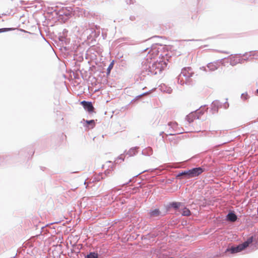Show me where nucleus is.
Listing matches in <instances>:
<instances>
[{"label": "nucleus", "mask_w": 258, "mask_h": 258, "mask_svg": "<svg viewBox=\"0 0 258 258\" xmlns=\"http://www.w3.org/2000/svg\"><path fill=\"white\" fill-rule=\"evenodd\" d=\"M160 89L161 90V91L165 92L168 94H170L172 91V89H171V87H167L165 85H164L163 86H161Z\"/></svg>", "instance_id": "obj_18"}, {"label": "nucleus", "mask_w": 258, "mask_h": 258, "mask_svg": "<svg viewBox=\"0 0 258 258\" xmlns=\"http://www.w3.org/2000/svg\"><path fill=\"white\" fill-rule=\"evenodd\" d=\"M81 104L89 113H91L94 112V107L91 102L84 100L81 102Z\"/></svg>", "instance_id": "obj_9"}, {"label": "nucleus", "mask_w": 258, "mask_h": 258, "mask_svg": "<svg viewBox=\"0 0 258 258\" xmlns=\"http://www.w3.org/2000/svg\"><path fill=\"white\" fill-rule=\"evenodd\" d=\"M168 126H171L172 131H174L177 134H181L182 133L179 128L178 124L176 122H169L168 123Z\"/></svg>", "instance_id": "obj_12"}, {"label": "nucleus", "mask_w": 258, "mask_h": 258, "mask_svg": "<svg viewBox=\"0 0 258 258\" xmlns=\"http://www.w3.org/2000/svg\"><path fill=\"white\" fill-rule=\"evenodd\" d=\"M16 255H17V254L15 256H14V257H12V258H16Z\"/></svg>", "instance_id": "obj_39"}, {"label": "nucleus", "mask_w": 258, "mask_h": 258, "mask_svg": "<svg viewBox=\"0 0 258 258\" xmlns=\"http://www.w3.org/2000/svg\"><path fill=\"white\" fill-rule=\"evenodd\" d=\"M184 206V203L178 202H171L165 206L166 209V213L169 212L171 209L174 210H179L180 207L182 208Z\"/></svg>", "instance_id": "obj_6"}, {"label": "nucleus", "mask_w": 258, "mask_h": 258, "mask_svg": "<svg viewBox=\"0 0 258 258\" xmlns=\"http://www.w3.org/2000/svg\"><path fill=\"white\" fill-rule=\"evenodd\" d=\"M166 214V212L162 213L158 208H152L147 213L148 218L152 220L159 219L161 217L164 216Z\"/></svg>", "instance_id": "obj_4"}, {"label": "nucleus", "mask_w": 258, "mask_h": 258, "mask_svg": "<svg viewBox=\"0 0 258 258\" xmlns=\"http://www.w3.org/2000/svg\"><path fill=\"white\" fill-rule=\"evenodd\" d=\"M44 229H45V227H42V229L43 230H44Z\"/></svg>", "instance_id": "obj_38"}, {"label": "nucleus", "mask_w": 258, "mask_h": 258, "mask_svg": "<svg viewBox=\"0 0 258 258\" xmlns=\"http://www.w3.org/2000/svg\"><path fill=\"white\" fill-rule=\"evenodd\" d=\"M256 94L258 95V89H257V90H256Z\"/></svg>", "instance_id": "obj_36"}, {"label": "nucleus", "mask_w": 258, "mask_h": 258, "mask_svg": "<svg viewBox=\"0 0 258 258\" xmlns=\"http://www.w3.org/2000/svg\"><path fill=\"white\" fill-rule=\"evenodd\" d=\"M197 111L198 112V113H199L201 114H203V112H202V111L201 110H197Z\"/></svg>", "instance_id": "obj_32"}, {"label": "nucleus", "mask_w": 258, "mask_h": 258, "mask_svg": "<svg viewBox=\"0 0 258 258\" xmlns=\"http://www.w3.org/2000/svg\"><path fill=\"white\" fill-rule=\"evenodd\" d=\"M144 94H145V93H142V94H141V95H139V96H141V95H144Z\"/></svg>", "instance_id": "obj_40"}, {"label": "nucleus", "mask_w": 258, "mask_h": 258, "mask_svg": "<svg viewBox=\"0 0 258 258\" xmlns=\"http://www.w3.org/2000/svg\"><path fill=\"white\" fill-rule=\"evenodd\" d=\"M176 178L178 179H181L182 178L189 179V169L187 170L182 171L179 172L176 175Z\"/></svg>", "instance_id": "obj_11"}, {"label": "nucleus", "mask_w": 258, "mask_h": 258, "mask_svg": "<svg viewBox=\"0 0 258 258\" xmlns=\"http://www.w3.org/2000/svg\"><path fill=\"white\" fill-rule=\"evenodd\" d=\"M131 181V179H130L128 182H126L125 183L123 184V185H127Z\"/></svg>", "instance_id": "obj_34"}, {"label": "nucleus", "mask_w": 258, "mask_h": 258, "mask_svg": "<svg viewBox=\"0 0 258 258\" xmlns=\"http://www.w3.org/2000/svg\"><path fill=\"white\" fill-rule=\"evenodd\" d=\"M171 167H172V168H175V167H173V166H172Z\"/></svg>", "instance_id": "obj_43"}, {"label": "nucleus", "mask_w": 258, "mask_h": 258, "mask_svg": "<svg viewBox=\"0 0 258 258\" xmlns=\"http://www.w3.org/2000/svg\"><path fill=\"white\" fill-rule=\"evenodd\" d=\"M223 53H228V52H222Z\"/></svg>", "instance_id": "obj_41"}, {"label": "nucleus", "mask_w": 258, "mask_h": 258, "mask_svg": "<svg viewBox=\"0 0 258 258\" xmlns=\"http://www.w3.org/2000/svg\"><path fill=\"white\" fill-rule=\"evenodd\" d=\"M229 104L227 102L223 103L219 100H215L213 101L211 104V110L213 113H217L220 108L224 107L225 109L228 108Z\"/></svg>", "instance_id": "obj_5"}, {"label": "nucleus", "mask_w": 258, "mask_h": 258, "mask_svg": "<svg viewBox=\"0 0 258 258\" xmlns=\"http://www.w3.org/2000/svg\"><path fill=\"white\" fill-rule=\"evenodd\" d=\"M247 55H248L247 53H245L243 54V56H244L245 58H241L239 59V63H243L245 61H247L248 59V58L247 57Z\"/></svg>", "instance_id": "obj_23"}, {"label": "nucleus", "mask_w": 258, "mask_h": 258, "mask_svg": "<svg viewBox=\"0 0 258 258\" xmlns=\"http://www.w3.org/2000/svg\"><path fill=\"white\" fill-rule=\"evenodd\" d=\"M225 220L227 222L234 223L238 220V218L234 211L230 210L226 215Z\"/></svg>", "instance_id": "obj_8"}, {"label": "nucleus", "mask_w": 258, "mask_h": 258, "mask_svg": "<svg viewBox=\"0 0 258 258\" xmlns=\"http://www.w3.org/2000/svg\"><path fill=\"white\" fill-rule=\"evenodd\" d=\"M86 122L87 123V126L89 127L90 126L91 128H93L95 124V121L93 119L89 120H86Z\"/></svg>", "instance_id": "obj_21"}, {"label": "nucleus", "mask_w": 258, "mask_h": 258, "mask_svg": "<svg viewBox=\"0 0 258 258\" xmlns=\"http://www.w3.org/2000/svg\"><path fill=\"white\" fill-rule=\"evenodd\" d=\"M72 10L73 9L71 7H63L58 11L57 14L59 16H65L67 17H69L72 14Z\"/></svg>", "instance_id": "obj_10"}, {"label": "nucleus", "mask_w": 258, "mask_h": 258, "mask_svg": "<svg viewBox=\"0 0 258 258\" xmlns=\"http://www.w3.org/2000/svg\"><path fill=\"white\" fill-rule=\"evenodd\" d=\"M201 69H203V70H204L205 71L207 72V70L206 68V67H203L202 68H201Z\"/></svg>", "instance_id": "obj_33"}, {"label": "nucleus", "mask_w": 258, "mask_h": 258, "mask_svg": "<svg viewBox=\"0 0 258 258\" xmlns=\"http://www.w3.org/2000/svg\"><path fill=\"white\" fill-rule=\"evenodd\" d=\"M116 190L115 188H112L110 190L109 193L105 196L106 197H109V200L110 202L117 200V196H115L114 194Z\"/></svg>", "instance_id": "obj_13"}, {"label": "nucleus", "mask_w": 258, "mask_h": 258, "mask_svg": "<svg viewBox=\"0 0 258 258\" xmlns=\"http://www.w3.org/2000/svg\"><path fill=\"white\" fill-rule=\"evenodd\" d=\"M113 66H114V61H113L109 64V66L108 67V68L107 69V71H106L107 75H109L110 74V72H111V70L113 69Z\"/></svg>", "instance_id": "obj_22"}, {"label": "nucleus", "mask_w": 258, "mask_h": 258, "mask_svg": "<svg viewBox=\"0 0 258 258\" xmlns=\"http://www.w3.org/2000/svg\"><path fill=\"white\" fill-rule=\"evenodd\" d=\"M68 32L66 29H64L63 32V35L59 36V40L62 42H64L66 44L68 43V39L66 38L64 32Z\"/></svg>", "instance_id": "obj_19"}, {"label": "nucleus", "mask_w": 258, "mask_h": 258, "mask_svg": "<svg viewBox=\"0 0 258 258\" xmlns=\"http://www.w3.org/2000/svg\"><path fill=\"white\" fill-rule=\"evenodd\" d=\"M207 68L210 71H214L217 69V66L213 63H209L207 64Z\"/></svg>", "instance_id": "obj_20"}, {"label": "nucleus", "mask_w": 258, "mask_h": 258, "mask_svg": "<svg viewBox=\"0 0 258 258\" xmlns=\"http://www.w3.org/2000/svg\"><path fill=\"white\" fill-rule=\"evenodd\" d=\"M13 29V28H0V33L5 32L7 31H11Z\"/></svg>", "instance_id": "obj_26"}, {"label": "nucleus", "mask_w": 258, "mask_h": 258, "mask_svg": "<svg viewBox=\"0 0 258 258\" xmlns=\"http://www.w3.org/2000/svg\"><path fill=\"white\" fill-rule=\"evenodd\" d=\"M247 96V93H245H245H243V94H241V98L242 99L245 100V99H247V98H246Z\"/></svg>", "instance_id": "obj_29"}, {"label": "nucleus", "mask_w": 258, "mask_h": 258, "mask_svg": "<svg viewBox=\"0 0 258 258\" xmlns=\"http://www.w3.org/2000/svg\"><path fill=\"white\" fill-rule=\"evenodd\" d=\"M126 2L127 4L128 5L133 4L135 2V0H126Z\"/></svg>", "instance_id": "obj_30"}, {"label": "nucleus", "mask_w": 258, "mask_h": 258, "mask_svg": "<svg viewBox=\"0 0 258 258\" xmlns=\"http://www.w3.org/2000/svg\"><path fill=\"white\" fill-rule=\"evenodd\" d=\"M142 154L145 156H151L153 154V150L151 147H148L143 150Z\"/></svg>", "instance_id": "obj_16"}, {"label": "nucleus", "mask_w": 258, "mask_h": 258, "mask_svg": "<svg viewBox=\"0 0 258 258\" xmlns=\"http://www.w3.org/2000/svg\"><path fill=\"white\" fill-rule=\"evenodd\" d=\"M253 53H254L253 52H250V54L249 55L251 56V55H254Z\"/></svg>", "instance_id": "obj_35"}, {"label": "nucleus", "mask_w": 258, "mask_h": 258, "mask_svg": "<svg viewBox=\"0 0 258 258\" xmlns=\"http://www.w3.org/2000/svg\"><path fill=\"white\" fill-rule=\"evenodd\" d=\"M162 48H163V47L161 45H159L157 43L151 46L150 50L148 52L147 58L142 62L140 74V78L141 80H143L144 78L147 75L160 74L167 67V62L165 60H157L154 62L149 60V59H152L158 55Z\"/></svg>", "instance_id": "obj_1"}, {"label": "nucleus", "mask_w": 258, "mask_h": 258, "mask_svg": "<svg viewBox=\"0 0 258 258\" xmlns=\"http://www.w3.org/2000/svg\"><path fill=\"white\" fill-rule=\"evenodd\" d=\"M194 75V72L191 67L183 68L181 70L180 75L177 77L178 83L181 85L190 84L191 81L190 78Z\"/></svg>", "instance_id": "obj_2"}, {"label": "nucleus", "mask_w": 258, "mask_h": 258, "mask_svg": "<svg viewBox=\"0 0 258 258\" xmlns=\"http://www.w3.org/2000/svg\"><path fill=\"white\" fill-rule=\"evenodd\" d=\"M181 214L182 216H189L191 215V213L189 209L185 207L184 206L182 207V212Z\"/></svg>", "instance_id": "obj_17"}, {"label": "nucleus", "mask_w": 258, "mask_h": 258, "mask_svg": "<svg viewBox=\"0 0 258 258\" xmlns=\"http://www.w3.org/2000/svg\"><path fill=\"white\" fill-rule=\"evenodd\" d=\"M99 255L96 251H90L87 255H85L84 258H99Z\"/></svg>", "instance_id": "obj_15"}, {"label": "nucleus", "mask_w": 258, "mask_h": 258, "mask_svg": "<svg viewBox=\"0 0 258 258\" xmlns=\"http://www.w3.org/2000/svg\"><path fill=\"white\" fill-rule=\"evenodd\" d=\"M190 178L198 176L205 172V169L202 167H194L189 169Z\"/></svg>", "instance_id": "obj_7"}, {"label": "nucleus", "mask_w": 258, "mask_h": 258, "mask_svg": "<svg viewBox=\"0 0 258 258\" xmlns=\"http://www.w3.org/2000/svg\"><path fill=\"white\" fill-rule=\"evenodd\" d=\"M211 136H213L214 137H219L221 134V131H211Z\"/></svg>", "instance_id": "obj_25"}, {"label": "nucleus", "mask_w": 258, "mask_h": 258, "mask_svg": "<svg viewBox=\"0 0 258 258\" xmlns=\"http://www.w3.org/2000/svg\"><path fill=\"white\" fill-rule=\"evenodd\" d=\"M139 148L138 147L131 148L126 153V155H128L130 157L135 155L138 153Z\"/></svg>", "instance_id": "obj_14"}, {"label": "nucleus", "mask_w": 258, "mask_h": 258, "mask_svg": "<svg viewBox=\"0 0 258 258\" xmlns=\"http://www.w3.org/2000/svg\"><path fill=\"white\" fill-rule=\"evenodd\" d=\"M86 25H87V23H85V25H84V26H85V27H86Z\"/></svg>", "instance_id": "obj_42"}, {"label": "nucleus", "mask_w": 258, "mask_h": 258, "mask_svg": "<svg viewBox=\"0 0 258 258\" xmlns=\"http://www.w3.org/2000/svg\"><path fill=\"white\" fill-rule=\"evenodd\" d=\"M123 155H120L119 157L118 158V159L116 160L117 162H119V160H120V162L124 160V159L123 158Z\"/></svg>", "instance_id": "obj_28"}, {"label": "nucleus", "mask_w": 258, "mask_h": 258, "mask_svg": "<svg viewBox=\"0 0 258 258\" xmlns=\"http://www.w3.org/2000/svg\"><path fill=\"white\" fill-rule=\"evenodd\" d=\"M253 237L252 236H250L244 242L241 243L237 245H232L230 247H228L226 249L225 252H229L232 254L240 252L249 247L253 242Z\"/></svg>", "instance_id": "obj_3"}, {"label": "nucleus", "mask_w": 258, "mask_h": 258, "mask_svg": "<svg viewBox=\"0 0 258 258\" xmlns=\"http://www.w3.org/2000/svg\"><path fill=\"white\" fill-rule=\"evenodd\" d=\"M192 116V115H188L186 116V119L189 123H190L194 121V118L191 117Z\"/></svg>", "instance_id": "obj_27"}, {"label": "nucleus", "mask_w": 258, "mask_h": 258, "mask_svg": "<svg viewBox=\"0 0 258 258\" xmlns=\"http://www.w3.org/2000/svg\"><path fill=\"white\" fill-rule=\"evenodd\" d=\"M167 133L168 135L169 136H173L177 134L174 131H172V128L171 126H169V128L167 131Z\"/></svg>", "instance_id": "obj_24"}, {"label": "nucleus", "mask_w": 258, "mask_h": 258, "mask_svg": "<svg viewBox=\"0 0 258 258\" xmlns=\"http://www.w3.org/2000/svg\"><path fill=\"white\" fill-rule=\"evenodd\" d=\"M149 49V48H147V49H146L145 50V51H147V50H148Z\"/></svg>", "instance_id": "obj_37"}, {"label": "nucleus", "mask_w": 258, "mask_h": 258, "mask_svg": "<svg viewBox=\"0 0 258 258\" xmlns=\"http://www.w3.org/2000/svg\"><path fill=\"white\" fill-rule=\"evenodd\" d=\"M135 19H136V18L134 16H131L130 17V20L132 21L135 20Z\"/></svg>", "instance_id": "obj_31"}]
</instances>
